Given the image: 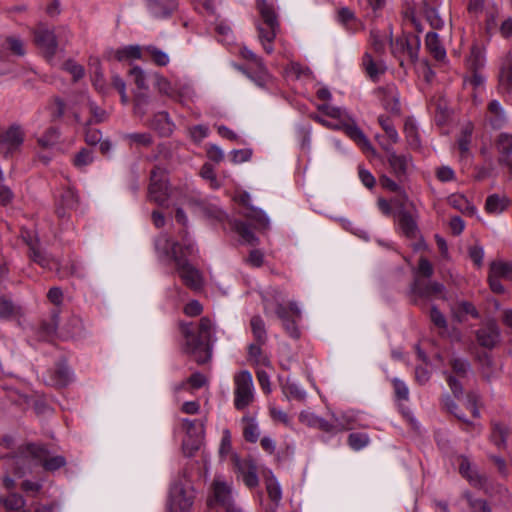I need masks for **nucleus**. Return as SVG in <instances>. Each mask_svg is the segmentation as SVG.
Segmentation results:
<instances>
[{
    "instance_id": "603ef678",
    "label": "nucleus",
    "mask_w": 512,
    "mask_h": 512,
    "mask_svg": "<svg viewBox=\"0 0 512 512\" xmlns=\"http://www.w3.org/2000/svg\"><path fill=\"white\" fill-rule=\"evenodd\" d=\"M200 175L203 179L209 181L210 186L214 189L220 186L216 174L214 172V168L211 164H204L201 168Z\"/></svg>"
},
{
    "instance_id": "2eb2a0df",
    "label": "nucleus",
    "mask_w": 512,
    "mask_h": 512,
    "mask_svg": "<svg viewBox=\"0 0 512 512\" xmlns=\"http://www.w3.org/2000/svg\"><path fill=\"white\" fill-rule=\"evenodd\" d=\"M299 420L301 423L311 427L317 428L327 433H337L342 430L347 429V427L341 423L333 424L329 423L325 419L317 416L310 410H304L299 415Z\"/></svg>"
},
{
    "instance_id": "bb28decb",
    "label": "nucleus",
    "mask_w": 512,
    "mask_h": 512,
    "mask_svg": "<svg viewBox=\"0 0 512 512\" xmlns=\"http://www.w3.org/2000/svg\"><path fill=\"white\" fill-rule=\"evenodd\" d=\"M282 393L288 400L303 401L306 398V391L294 380L287 378L281 384Z\"/></svg>"
},
{
    "instance_id": "c9c22d12",
    "label": "nucleus",
    "mask_w": 512,
    "mask_h": 512,
    "mask_svg": "<svg viewBox=\"0 0 512 512\" xmlns=\"http://www.w3.org/2000/svg\"><path fill=\"white\" fill-rule=\"evenodd\" d=\"M114 57L118 61L140 59L141 47L138 45H128L115 51Z\"/></svg>"
},
{
    "instance_id": "bf43d9fd",
    "label": "nucleus",
    "mask_w": 512,
    "mask_h": 512,
    "mask_svg": "<svg viewBox=\"0 0 512 512\" xmlns=\"http://www.w3.org/2000/svg\"><path fill=\"white\" fill-rule=\"evenodd\" d=\"M387 37L381 35L378 31L371 32V44L377 53H382L385 50Z\"/></svg>"
},
{
    "instance_id": "5fc2aeb1",
    "label": "nucleus",
    "mask_w": 512,
    "mask_h": 512,
    "mask_svg": "<svg viewBox=\"0 0 512 512\" xmlns=\"http://www.w3.org/2000/svg\"><path fill=\"white\" fill-rule=\"evenodd\" d=\"M394 392L398 400L406 401L409 398V389L407 385L398 378L392 380Z\"/></svg>"
},
{
    "instance_id": "ea45409f",
    "label": "nucleus",
    "mask_w": 512,
    "mask_h": 512,
    "mask_svg": "<svg viewBox=\"0 0 512 512\" xmlns=\"http://www.w3.org/2000/svg\"><path fill=\"white\" fill-rule=\"evenodd\" d=\"M404 133L409 145L412 148H418L420 146V138L417 127L412 120H406L404 124Z\"/></svg>"
},
{
    "instance_id": "f704fd0d",
    "label": "nucleus",
    "mask_w": 512,
    "mask_h": 512,
    "mask_svg": "<svg viewBox=\"0 0 512 512\" xmlns=\"http://www.w3.org/2000/svg\"><path fill=\"white\" fill-rule=\"evenodd\" d=\"M449 204L463 213L473 214L476 208L461 194H452L448 198Z\"/></svg>"
},
{
    "instance_id": "6e6552de",
    "label": "nucleus",
    "mask_w": 512,
    "mask_h": 512,
    "mask_svg": "<svg viewBox=\"0 0 512 512\" xmlns=\"http://www.w3.org/2000/svg\"><path fill=\"white\" fill-rule=\"evenodd\" d=\"M19 462H28L29 465H42L48 471L57 470L66 463L64 457L50 456L48 450L35 444L28 445L21 456L13 458V463L18 464Z\"/></svg>"
},
{
    "instance_id": "a19ab883",
    "label": "nucleus",
    "mask_w": 512,
    "mask_h": 512,
    "mask_svg": "<svg viewBox=\"0 0 512 512\" xmlns=\"http://www.w3.org/2000/svg\"><path fill=\"white\" fill-rule=\"evenodd\" d=\"M131 146H149L152 143L150 133H129L124 136Z\"/></svg>"
},
{
    "instance_id": "412c9836",
    "label": "nucleus",
    "mask_w": 512,
    "mask_h": 512,
    "mask_svg": "<svg viewBox=\"0 0 512 512\" xmlns=\"http://www.w3.org/2000/svg\"><path fill=\"white\" fill-rule=\"evenodd\" d=\"M420 40L418 37H415L416 48H413L409 44V40L405 37L397 38L396 40L390 41L391 51L392 53L400 57L401 54H406L409 59L412 61L417 59V48L419 46Z\"/></svg>"
},
{
    "instance_id": "423d86ee",
    "label": "nucleus",
    "mask_w": 512,
    "mask_h": 512,
    "mask_svg": "<svg viewBox=\"0 0 512 512\" xmlns=\"http://www.w3.org/2000/svg\"><path fill=\"white\" fill-rule=\"evenodd\" d=\"M194 500L195 491L186 476L172 481L167 498L168 512H189Z\"/></svg>"
},
{
    "instance_id": "aec40b11",
    "label": "nucleus",
    "mask_w": 512,
    "mask_h": 512,
    "mask_svg": "<svg viewBox=\"0 0 512 512\" xmlns=\"http://www.w3.org/2000/svg\"><path fill=\"white\" fill-rule=\"evenodd\" d=\"M486 118L494 129H500L508 122L505 109L498 100L489 102Z\"/></svg>"
},
{
    "instance_id": "79ce46f5",
    "label": "nucleus",
    "mask_w": 512,
    "mask_h": 512,
    "mask_svg": "<svg viewBox=\"0 0 512 512\" xmlns=\"http://www.w3.org/2000/svg\"><path fill=\"white\" fill-rule=\"evenodd\" d=\"M485 64L484 53L477 47L471 49V53L467 59V65L473 70L477 71Z\"/></svg>"
},
{
    "instance_id": "c03bdc74",
    "label": "nucleus",
    "mask_w": 512,
    "mask_h": 512,
    "mask_svg": "<svg viewBox=\"0 0 512 512\" xmlns=\"http://www.w3.org/2000/svg\"><path fill=\"white\" fill-rule=\"evenodd\" d=\"M266 489L270 499L276 503H278L282 498V490L277 479L271 475L266 480Z\"/></svg>"
},
{
    "instance_id": "58836bf2",
    "label": "nucleus",
    "mask_w": 512,
    "mask_h": 512,
    "mask_svg": "<svg viewBox=\"0 0 512 512\" xmlns=\"http://www.w3.org/2000/svg\"><path fill=\"white\" fill-rule=\"evenodd\" d=\"M443 404L448 409V411L453 413L459 420H462L467 426H471L473 430L479 432L480 425L478 423L468 421L461 413H459L456 403L451 399L450 396L447 395L444 397Z\"/></svg>"
},
{
    "instance_id": "774afa93",
    "label": "nucleus",
    "mask_w": 512,
    "mask_h": 512,
    "mask_svg": "<svg viewBox=\"0 0 512 512\" xmlns=\"http://www.w3.org/2000/svg\"><path fill=\"white\" fill-rule=\"evenodd\" d=\"M467 499L472 512H491V509L486 501L482 499H473L467 495Z\"/></svg>"
},
{
    "instance_id": "6ab92c4d",
    "label": "nucleus",
    "mask_w": 512,
    "mask_h": 512,
    "mask_svg": "<svg viewBox=\"0 0 512 512\" xmlns=\"http://www.w3.org/2000/svg\"><path fill=\"white\" fill-rule=\"evenodd\" d=\"M477 341L485 348L494 347L499 341V329L495 322H488L477 331Z\"/></svg>"
},
{
    "instance_id": "5701e85b",
    "label": "nucleus",
    "mask_w": 512,
    "mask_h": 512,
    "mask_svg": "<svg viewBox=\"0 0 512 512\" xmlns=\"http://www.w3.org/2000/svg\"><path fill=\"white\" fill-rule=\"evenodd\" d=\"M383 106L392 113L400 111L399 92L395 85L389 84L380 90Z\"/></svg>"
},
{
    "instance_id": "7c9ffc66",
    "label": "nucleus",
    "mask_w": 512,
    "mask_h": 512,
    "mask_svg": "<svg viewBox=\"0 0 512 512\" xmlns=\"http://www.w3.org/2000/svg\"><path fill=\"white\" fill-rule=\"evenodd\" d=\"M150 125L162 136H168L173 131V123L170 121L169 115L166 112L157 113Z\"/></svg>"
},
{
    "instance_id": "de8ad7c7",
    "label": "nucleus",
    "mask_w": 512,
    "mask_h": 512,
    "mask_svg": "<svg viewBox=\"0 0 512 512\" xmlns=\"http://www.w3.org/2000/svg\"><path fill=\"white\" fill-rule=\"evenodd\" d=\"M348 443L353 450H361L369 444V437L366 433H351Z\"/></svg>"
},
{
    "instance_id": "9d476101",
    "label": "nucleus",
    "mask_w": 512,
    "mask_h": 512,
    "mask_svg": "<svg viewBox=\"0 0 512 512\" xmlns=\"http://www.w3.org/2000/svg\"><path fill=\"white\" fill-rule=\"evenodd\" d=\"M185 436L182 440V449L186 456H192L201 446L205 435L203 420L181 419Z\"/></svg>"
},
{
    "instance_id": "c85d7f7f",
    "label": "nucleus",
    "mask_w": 512,
    "mask_h": 512,
    "mask_svg": "<svg viewBox=\"0 0 512 512\" xmlns=\"http://www.w3.org/2000/svg\"><path fill=\"white\" fill-rule=\"evenodd\" d=\"M509 203L508 197L492 194L486 200L485 209L490 214L499 215L508 207Z\"/></svg>"
},
{
    "instance_id": "0e129e2a",
    "label": "nucleus",
    "mask_w": 512,
    "mask_h": 512,
    "mask_svg": "<svg viewBox=\"0 0 512 512\" xmlns=\"http://www.w3.org/2000/svg\"><path fill=\"white\" fill-rule=\"evenodd\" d=\"M190 136L195 142H201L209 134V129L205 125H196L190 128Z\"/></svg>"
},
{
    "instance_id": "20e7f679",
    "label": "nucleus",
    "mask_w": 512,
    "mask_h": 512,
    "mask_svg": "<svg viewBox=\"0 0 512 512\" xmlns=\"http://www.w3.org/2000/svg\"><path fill=\"white\" fill-rule=\"evenodd\" d=\"M262 298L265 313L269 314L274 312L282 321L287 333L293 338H298L300 335L299 329L296 326L295 321L289 318V312H291L293 316L299 318L302 312L299 304L297 302H291L288 308L284 307L281 303L284 299L281 291L273 287L267 288L263 292Z\"/></svg>"
},
{
    "instance_id": "a18cd8bd",
    "label": "nucleus",
    "mask_w": 512,
    "mask_h": 512,
    "mask_svg": "<svg viewBox=\"0 0 512 512\" xmlns=\"http://www.w3.org/2000/svg\"><path fill=\"white\" fill-rule=\"evenodd\" d=\"M235 230L241 237L243 243L253 245L258 241L253 231L244 223H236Z\"/></svg>"
},
{
    "instance_id": "f03ea898",
    "label": "nucleus",
    "mask_w": 512,
    "mask_h": 512,
    "mask_svg": "<svg viewBox=\"0 0 512 512\" xmlns=\"http://www.w3.org/2000/svg\"><path fill=\"white\" fill-rule=\"evenodd\" d=\"M317 110L320 114L311 115L314 121L328 129L344 131L364 152L373 151L370 141L345 108L323 103L317 105Z\"/></svg>"
},
{
    "instance_id": "13d9d810",
    "label": "nucleus",
    "mask_w": 512,
    "mask_h": 512,
    "mask_svg": "<svg viewBox=\"0 0 512 512\" xmlns=\"http://www.w3.org/2000/svg\"><path fill=\"white\" fill-rule=\"evenodd\" d=\"M453 371L460 377H464L470 371V364L467 360L462 358H455L452 361Z\"/></svg>"
},
{
    "instance_id": "4468645a",
    "label": "nucleus",
    "mask_w": 512,
    "mask_h": 512,
    "mask_svg": "<svg viewBox=\"0 0 512 512\" xmlns=\"http://www.w3.org/2000/svg\"><path fill=\"white\" fill-rule=\"evenodd\" d=\"M24 131L19 125H12L0 132V149L5 153L16 151L24 142Z\"/></svg>"
},
{
    "instance_id": "1a4fd4ad",
    "label": "nucleus",
    "mask_w": 512,
    "mask_h": 512,
    "mask_svg": "<svg viewBox=\"0 0 512 512\" xmlns=\"http://www.w3.org/2000/svg\"><path fill=\"white\" fill-rule=\"evenodd\" d=\"M255 398V387L252 375L243 370L234 376V406L237 410L246 409Z\"/></svg>"
},
{
    "instance_id": "c756f323",
    "label": "nucleus",
    "mask_w": 512,
    "mask_h": 512,
    "mask_svg": "<svg viewBox=\"0 0 512 512\" xmlns=\"http://www.w3.org/2000/svg\"><path fill=\"white\" fill-rule=\"evenodd\" d=\"M459 461V472L465 477L471 485L479 486L481 485V477L478 475L477 471L473 468L470 461L464 457L460 456L458 458Z\"/></svg>"
},
{
    "instance_id": "e2e57ef3",
    "label": "nucleus",
    "mask_w": 512,
    "mask_h": 512,
    "mask_svg": "<svg viewBox=\"0 0 512 512\" xmlns=\"http://www.w3.org/2000/svg\"><path fill=\"white\" fill-rule=\"evenodd\" d=\"M426 18L434 29H440L443 27L444 21L441 19L439 12L435 8H429L426 10Z\"/></svg>"
},
{
    "instance_id": "3c124183",
    "label": "nucleus",
    "mask_w": 512,
    "mask_h": 512,
    "mask_svg": "<svg viewBox=\"0 0 512 512\" xmlns=\"http://www.w3.org/2000/svg\"><path fill=\"white\" fill-rule=\"evenodd\" d=\"M130 76L134 84L137 86L139 90H147V75L140 67H134L130 70Z\"/></svg>"
},
{
    "instance_id": "864d4df0",
    "label": "nucleus",
    "mask_w": 512,
    "mask_h": 512,
    "mask_svg": "<svg viewBox=\"0 0 512 512\" xmlns=\"http://www.w3.org/2000/svg\"><path fill=\"white\" fill-rule=\"evenodd\" d=\"M146 51L152 56L156 64L165 66L169 63V56L154 46H147Z\"/></svg>"
},
{
    "instance_id": "f8f14e48",
    "label": "nucleus",
    "mask_w": 512,
    "mask_h": 512,
    "mask_svg": "<svg viewBox=\"0 0 512 512\" xmlns=\"http://www.w3.org/2000/svg\"><path fill=\"white\" fill-rule=\"evenodd\" d=\"M240 54L244 59L250 61L249 70H254L246 72L247 76L261 88L268 86L272 81V77L264 67L262 60L247 47L241 48Z\"/></svg>"
},
{
    "instance_id": "b1692460",
    "label": "nucleus",
    "mask_w": 512,
    "mask_h": 512,
    "mask_svg": "<svg viewBox=\"0 0 512 512\" xmlns=\"http://www.w3.org/2000/svg\"><path fill=\"white\" fill-rule=\"evenodd\" d=\"M23 238L27 242V244L30 246L32 250V258L35 262H37L39 265H41L43 268H47L49 270L57 269L58 268V262L54 259H50L47 255L42 253L37 247L35 241L32 239L30 235H23Z\"/></svg>"
},
{
    "instance_id": "09e8293b",
    "label": "nucleus",
    "mask_w": 512,
    "mask_h": 512,
    "mask_svg": "<svg viewBox=\"0 0 512 512\" xmlns=\"http://www.w3.org/2000/svg\"><path fill=\"white\" fill-rule=\"evenodd\" d=\"M250 324H251V329H252V332H253L255 338L259 342H264L266 339V329H265L264 321L261 319V317L254 316L251 319Z\"/></svg>"
},
{
    "instance_id": "ddd939ff",
    "label": "nucleus",
    "mask_w": 512,
    "mask_h": 512,
    "mask_svg": "<svg viewBox=\"0 0 512 512\" xmlns=\"http://www.w3.org/2000/svg\"><path fill=\"white\" fill-rule=\"evenodd\" d=\"M35 42L45 57L48 59V61H52L53 57L58 51V45L54 31L44 26H39L35 32Z\"/></svg>"
},
{
    "instance_id": "7ed1b4c3",
    "label": "nucleus",
    "mask_w": 512,
    "mask_h": 512,
    "mask_svg": "<svg viewBox=\"0 0 512 512\" xmlns=\"http://www.w3.org/2000/svg\"><path fill=\"white\" fill-rule=\"evenodd\" d=\"M180 330L184 337V350L196 362L202 364L211 358V341L214 334L213 324L207 317L200 320L196 331L192 323H181Z\"/></svg>"
},
{
    "instance_id": "69168bd1",
    "label": "nucleus",
    "mask_w": 512,
    "mask_h": 512,
    "mask_svg": "<svg viewBox=\"0 0 512 512\" xmlns=\"http://www.w3.org/2000/svg\"><path fill=\"white\" fill-rule=\"evenodd\" d=\"M433 265L425 257L419 259L417 273L423 277L430 278L433 275Z\"/></svg>"
},
{
    "instance_id": "a211bd4d",
    "label": "nucleus",
    "mask_w": 512,
    "mask_h": 512,
    "mask_svg": "<svg viewBox=\"0 0 512 512\" xmlns=\"http://www.w3.org/2000/svg\"><path fill=\"white\" fill-rule=\"evenodd\" d=\"M388 161L393 173L398 177H404L409 174L413 168L411 156L408 154L389 153Z\"/></svg>"
},
{
    "instance_id": "6e6d98bb",
    "label": "nucleus",
    "mask_w": 512,
    "mask_h": 512,
    "mask_svg": "<svg viewBox=\"0 0 512 512\" xmlns=\"http://www.w3.org/2000/svg\"><path fill=\"white\" fill-rule=\"evenodd\" d=\"M453 314L459 321H462V317L460 314H470L474 317H478L475 307L468 302L459 303L457 306V310L453 309Z\"/></svg>"
},
{
    "instance_id": "72a5a7b5",
    "label": "nucleus",
    "mask_w": 512,
    "mask_h": 512,
    "mask_svg": "<svg viewBox=\"0 0 512 512\" xmlns=\"http://www.w3.org/2000/svg\"><path fill=\"white\" fill-rule=\"evenodd\" d=\"M1 502L3 503L4 507L9 511L29 512V510L25 509L24 498L17 493H11L5 499L1 498Z\"/></svg>"
},
{
    "instance_id": "cd10ccee",
    "label": "nucleus",
    "mask_w": 512,
    "mask_h": 512,
    "mask_svg": "<svg viewBox=\"0 0 512 512\" xmlns=\"http://www.w3.org/2000/svg\"><path fill=\"white\" fill-rule=\"evenodd\" d=\"M363 67L367 75L373 80H376L386 70L385 64L381 60L373 59L370 53L364 54Z\"/></svg>"
},
{
    "instance_id": "f257e3e1",
    "label": "nucleus",
    "mask_w": 512,
    "mask_h": 512,
    "mask_svg": "<svg viewBox=\"0 0 512 512\" xmlns=\"http://www.w3.org/2000/svg\"><path fill=\"white\" fill-rule=\"evenodd\" d=\"M155 250L160 259L171 260L175 263L177 273L186 286L194 290L202 287V274L187 260V257L192 256L196 251L190 238L185 235L182 238V243H178L173 241L168 234L162 233L155 239Z\"/></svg>"
},
{
    "instance_id": "052dcab7",
    "label": "nucleus",
    "mask_w": 512,
    "mask_h": 512,
    "mask_svg": "<svg viewBox=\"0 0 512 512\" xmlns=\"http://www.w3.org/2000/svg\"><path fill=\"white\" fill-rule=\"evenodd\" d=\"M252 156V150L250 149H238L233 150L230 153V159L234 164H240L250 160Z\"/></svg>"
},
{
    "instance_id": "39448f33",
    "label": "nucleus",
    "mask_w": 512,
    "mask_h": 512,
    "mask_svg": "<svg viewBox=\"0 0 512 512\" xmlns=\"http://www.w3.org/2000/svg\"><path fill=\"white\" fill-rule=\"evenodd\" d=\"M207 506L209 512H243L234 503L231 484L221 475L214 478Z\"/></svg>"
},
{
    "instance_id": "4c0bfd02",
    "label": "nucleus",
    "mask_w": 512,
    "mask_h": 512,
    "mask_svg": "<svg viewBox=\"0 0 512 512\" xmlns=\"http://www.w3.org/2000/svg\"><path fill=\"white\" fill-rule=\"evenodd\" d=\"M286 75L290 79L309 80L311 77V72L307 67L293 62L286 69Z\"/></svg>"
},
{
    "instance_id": "0eeeda50",
    "label": "nucleus",
    "mask_w": 512,
    "mask_h": 512,
    "mask_svg": "<svg viewBox=\"0 0 512 512\" xmlns=\"http://www.w3.org/2000/svg\"><path fill=\"white\" fill-rule=\"evenodd\" d=\"M257 8L262 18V22L257 25L259 41L263 49L271 54L273 52L272 42L279 31L275 9L266 0H257Z\"/></svg>"
},
{
    "instance_id": "680f3d73",
    "label": "nucleus",
    "mask_w": 512,
    "mask_h": 512,
    "mask_svg": "<svg viewBox=\"0 0 512 512\" xmlns=\"http://www.w3.org/2000/svg\"><path fill=\"white\" fill-rule=\"evenodd\" d=\"M64 69L72 75L75 81L84 76V68L72 60L65 62Z\"/></svg>"
},
{
    "instance_id": "2f4dec72",
    "label": "nucleus",
    "mask_w": 512,
    "mask_h": 512,
    "mask_svg": "<svg viewBox=\"0 0 512 512\" xmlns=\"http://www.w3.org/2000/svg\"><path fill=\"white\" fill-rule=\"evenodd\" d=\"M243 435L249 442L255 443L260 435L258 423L254 416L245 415L242 417Z\"/></svg>"
},
{
    "instance_id": "37998d69",
    "label": "nucleus",
    "mask_w": 512,
    "mask_h": 512,
    "mask_svg": "<svg viewBox=\"0 0 512 512\" xmlns=\"http://www.w3.org/2000/svg\"><path fill=\"white\" fill-rule=\"evenodd\" d=\"M206 383V378L201 373H195L191 375L187 382L181 383L179 386L175 388L176 393H179L182 389H186L188 387L192 389H199L203 387Z\"/></svg>"
},
{
    "instance_id": "8fccbe9b",
    "label": "nucleus",
    "mask_w": 512,
    "mask_h": 512,
    "mask_svg": "<svg viewBox=\"0 0 512 512\" xmlns=\"http://www.w3.org/2000/svg\"><path fill=\"white\" fill-rule=\"evenodd\" d=\"M54 384L58 386H65L72 380V373L70 369L65 365H60L55 370Z\"/></svg>"
},
{
    "instance_id": "4be33fe9",
    "label": "nucleus",
    "mask_w": 512,
    "mask_h": 512,
    "mask_svg": "<svg viewBox=\"0 0 512 512\" xmlns=\"http://www.w3.org/2000/svg\"><path fill=\"white\" fill-rule=\"evenodd\" d=\"M425 47L436 61L441 63L446 61V50L436 32L427 33L425 38Z\"/></svg>"
},
{
    "instance_id": "e433bc0d",
    "label": "nucleus",
    "mask_w": 512,
    "mask_h": 512,
    "mask_svg": "<svg viewBox=\"0 0 512 512\" xmlns=\"http://www.w3.org/2000/svg\"><path fill=\"white\" fill-rule=\"evenodd\" d=\"M489 275L497 278H510L512 276V265L503 261L492 262Z\"/></svg>"
},
{
    "instance_id": "338daca9",
    "label": "nucleus",
    "mask_w": 512,
    "mask_h": 512,
    "mask_svg": "<svg viewBox=\"0 0 512 512\" xmlns=\"http://www.w3.org/2000/svg\"><path fill=\"white\" fill-rule=\"evenodd\" d=\"M42 488L41 481H31L25 480L21 484V489L27 494L31 496H35L39 493Z\"/></svg>"
},
{
    "instance_id": "9b49d317",
    "label": "nucleus",
    "mask_w": 512,
    "mask_h": 512,
    "mask_svg": "<svg viewBox=\"0 0 512 512\" xmlns=\"http://www.w3.org/2000/svg\"><path fill=\"white\" fill-rule=\"evenodd\" d=\"M170 197L166 172L164 169L157 167L151 172L149 198L160 206H169Z\"/></svg>"
},
{
    "instance_id": "49530a36",
    "label": "nucleus",
    "mask_w": 512,
    "mask_h": 512,
    "mask_svg": "<svg viewBox=\"0 0 512 512\" xmlns=\"http://www.w3.org/2000/svg\"><path fill=\"white\" fill-rule=\"evenodd\" d=\"M59 136L57 129L50 128L38 139V143L43 148H51L58 142Z\"/></svg>"
},
{
    "instance_id": "a878e982",
    "label": "nucleus",
    "mask_w": 512,
    "mask_h": 512,
    "mask_svg": "<svg viewBox=\"0 0 512 512\" xmlns=\"http://www.w3.org/2000/svg\"><path fill=\"white\" fill-rule=\"evenodd\" d=\"M496 149L499 153L498 162L505 163L512 155V134L501 133L496 141Z\"/></svg>"
},
{
    "instance_id": "f3484780",
    "label": "nucleus",
    "mask_w": 512,
    "mask_h": 512,
    "mask_svg": "<svg viewBox=\"0 0 512 512\" xmlns=\"http://www.w3.org/2000/svg\"><path fill=\"white\" fill-rule=\"evenodd\" d=\"M238 478L242 479L246 486L253 488L259 483L257 469L251 460H240L234 457Z\"/></svg>"
},
{
    "instance_id": "473e14b6",
    "label": "nucleus",
    "mask_w": 512,
    "mask_h": 512,
    "mask_svg": "<svg viewBox=\"0 0 512 512\" xmlns=\"http://www.w3.org/2000/svg\"><path fill=\"white\" fill-rule=\"evenodd\" d=\"M512 435L511 429L504 424H494L491 439L499 448H506L507 440Z\"/></svg>"
},
{
    "instance_id": "393cba45",
    "label": "nucleus",
    "mask_w": 512,
    "mask_h": 512,
    "mask_svg": "<svg viewBox=\"0 0 512 512\" xmlns=\"http://www.w3.org/2000/svg\"><path fill=\"white\" fill-rule=\"evenodd\" d=\"M499 87L502 92H512V56L504 58L499 73Z\"/></svg>"
},
{
    "instance_id": "4d7b16f0",
    "label": "nucleus",
    "mask_w": 512,
    "mask_h": 512,
    "mask_svg": "<svg viewBox=\"0 0 512 512\" xmlns=\"http://www.w3.org/2000/svg\"><path fill=\"white\" fill-rule=\"evenodd\" d=\"M93 161V155L91 151L83 149L74 158V165L80 169L89 165Z\"/></svg>"
},
{
    "instance_id": "dca6fc26",
    "label": "nucleus",
    "mask_w": 512,
    "mask_h": 512,
    "mask_svg": "<svg viewBox=\"0 0 512 512\" xmlns=\"http://www.w3.org/2000/svg\"><path fill=\"white\" fill-rule=\"evenodd\" d=\"M396 230L409 239L417 238L418 225L414 216L407 210H399L394 213Z\"/></svg>"
}]
</instances>
